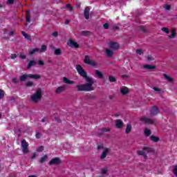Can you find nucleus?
<instances>
[{
	"label": "nucleus",
	"mask_w": 177,
	"mask_h": 177,
	"mask_svg": "<svg viewBox=\"0 0 177 177\" xmlns=\"http://www.w3.org/2000/svg\"><path fill=\"white\" fill-rule=\"evenodd\" d=\"M122 78H129V76H128V75H122Z\"/></svg>",
	"instance_id": "69168bd1"
},
{
	"label": "nucleus",
	"mask_w": 177,
	"mask_h": 177,
	"mask_svg": "<svg viewBox=\"0 0 177 177\" xmlns=\"http://www.w3.org/2000/svg\"><path fill=\"white\" fill-rule=\"evenodd\" d=\"M164 78L168 81V82H174V79L171 77H169L168 75L164 73L163 74Z\"/></svg>",
	"instance_id": "412c9836"
},
{
	"label": "nucleus",
	"mask_w": 177,
	"mask_h": 177,
	"mask_svg": "<svg viewBox=\"0 0 177 177\" xmlns=\"http://www.w3.org/2000/svg\"><path fill=\"white\" fill-rule=\"evenodd\" d=\"M131 131H132V125H131V124H128L127 125L125 132L128 135L131 133Z\"/></svg>",
	"instance_id": "6ab92c4d"
},
{
	"label": "nucleus",
	"mask_w": 177,
	"mask_h": 177,
	"mask_svg": "<svg viewBox=\"0 0 177 177\" xmlns=\"http://www.w3.org/2000/svg\"><path fill=\"white\" fill-rule=\"evenodd\" d=\"M153 89L154 92H156V93L161 94L162 93V89L158 88V87H153Z\"/></svg>",
	"instance_id": "7c9ffc66"
},
{
	"label": "nucleus",
	"mask_w": 177,
	"mask_h": 177,
	"mask_svg": "<svg viewBox=\"0 0 177 177\" xmlns=\"http://www.w3.org/2000/svg\"><path fill=\"white\" fill-rule=\"evenodd\" d=\"M136 53H138V55H143V51L142 50V49H137Z\"/></svg>",
	"instance_id": "de8ad7c7"
},
{
	"label": "nucleus",
	"mask_w": 177,
	"mask_h": 177,
	"mask_svg": "<svg viewBox=\"0 0 177 177\" xmlns=\"http://www.w3.org/2000/svg\"><path fill=\"white\" fill-rule=\"evenodd\" d=\"M52 35H53V37H57V35H58V33H57V32H53L52 33Z\"/></svg>",
	"instance_id": "052dcab7"
},
{
	"label": "nucleus",
	"mask_w": 177,
	"mask_h": 177,
	"mask_svg": "<svg viewBox=\"0 0 177 177\" xmlns=\"http://www.w3.org/2000/svg\"><path fill=\"white\" fill-rule=\"evenodd\" d=\"M139 28L141 31H142V32H146V28H145V26H141L139 27Z\"/></svg>",
	"instance_id": "3c124183"
},
{
	"label": "nucleus",
	"mask_w": 177,
	"mask_h": 177,
	"mask_svg": "<svg viewBox=\"0 0 177 177\" xmlns=\"http://www.w3.org/2000/svg\"><path fill=\"white\" fill-rule=\"evenodd\" d=\"M140 121H142V122L147 124L148 125H153V124H154V119L149 118L146 116L141 117Z\"/></svg>",
	"instance_id": "20e7f679"
},
{
	"label": "nucleus",
	"mask_w": 177,
	"mask_h": 177,
	"mask_svg": "<svg viewBox=\"0 0 177 177\" xmlns=\"http://www.w3.org/2000/svg\"><path fill=\"white\" fill-rule=\"evenodd\" d=\"M150 139L152 142H157L160 140V138L156 137L154 136H151Z\"/></svg>",
	"instance_id": "c756f323"
},
{
	"label": "nucleus",
	"mask_w": 177,
	"mask_h": 177,
	"mask_svg": "<svg viewBox=\"0 0 177 177\" xmlns=\"http://www.w3.org/2000/svg\"><path fill=\"white\" fill-rule=\"evenodd\" d=\"M12 82H14L15 84H17V82H19V80H17V78H13Z\"/></svg>",
	"instance_id": "bf43d9fd"
},
{
	"label": "nucleus",
	"mask_w": 177,
	"mask_h": 177,
	"mask_svg": "<svg viewBox=\"0 0 177 177\" xmlns=\"http://www.w3.org/2000/svg\"><path fill=\"white\" fill-rule=\"evenodd\" d=\"M84 63L86 64H89L92 67H95V66H97V63H96L95 61L91 59V58H89V56H88V55L85 56Z\"/></svg>",
	"instance_id": "423d86ee"
},
{
	"label": "nucleus",
	"mask_w": 177,
	"mask_h": 177,
	"mask_svg": "<svg viewBox=\"0 0 177 177\" xmlns=\"http://www.w3.org/2000/svg\"><path fill=\"white\" fill-rule=\"evenodd\" d=\"M37 52H39V48H34L29 52V55H34V53H37Z\"/></svg>",
	"instance_id": "72a5a7b5"
},
{
	"label": "nucleus",
	"mask_w": 177,
	"mask_h": 177,
	"mask_svg": "<svg viewBox=\"0 0 177 177\" xmlns=\"http://www.w3.org/2000/svg\"><path fill=\"white\" fill-rule=\"evenodd\" d=\"M38 64H39V66H44V64H45V63L44 62V61L39 60L38 62Z\"/></svg>",
	"instance_id": "4d7b16f0"
},
{
	"label": "nucleus",
	"mask_w": 177,
	"mask_h": 177,
	"mask_svg": "<svg viewBox=\"0 0 177 177\" xmlns=\"http://www.w3.org/2000/svg\"><path fill=\"white\" fill-rule=\"evenodd\" d=\"M68 23H70V20L66 19V20L65 21V24H68Z\"/></svg>",
	"instance_id": "338daca9"
},
{
	"label": "nucleus",
	"mask_w": 177,
	"mask_h": 177,
	"mask_svg": "<svg viewBox=\"0 0 177 177\" xmlns=\"http://www.w3.org/2000/svg\"><path fill=\"white\" fill-rule=\"evenodd\" d=\"M91 8L89 7H86L84 11V17L86 20H89V12Z\"/></svg>",
	"instance_id": "2eb2a0df"
},
{
	"label": "nucleus",
	"mask_w": 177,
	"mask_h": 177,
	"mask_svg": "<svg viewBox=\"0 0 177 177\" xmlns=\"http://www.w3.org/2000/svg\"><path fill=\"white\" fill-rule=\"evenodd\" d=\"M146 59H147V62H153V60H154V58L153 57H151V55H147L146 57Z\"/></svg>",
	"instance_id": "ea45409f"
},
{
	"label": "nucleus",
	"mask_w": 177,
	"mask_h": 177,
	"mask_svg": "<svg viewBox=\"0 0 177 177\" xmlns=\"http://www.w3.org/2000/svg\"><path fill=\"white\" fill-rule=\"evenodd\" d=\"M95 73L97 77H98V78H100V79L103 78V73H102V72H100L98 70H95Z\"/></svg>",
	"instance_id": "cd10ccee"
},
{
	"label": "nucleus",
	"mask_w": 177,
	"mask_h": 177,
	"mask_svg": "<svg viewBox=\"0 0 177 177\" xmlns=\"http://www.w3.org/2000/svg\"><path fill=\"white\" fill-rule=\"evenodd\" d=\"M81 35H84V37H89L91 32L89 31H82L81 32Z\"/></svg>",
	"instance_id": "2f4dec72"
},
{
	"label": "nucleus",
	"mask_w": 177,
	"mask_h": 177,
	"mask_svg": "<svg viewBox=\"0 0 177 177\" xmlns=\"http://www.w3.org/2000/svg\"><path fill=\"white\" fill-rule=\"evenodd\" d=\"M165 9H166V10H169V9H171V6L170 5H166L164 6Z\"/></svg>",
	"instance_id": "5fc2aeb1"
},
{
	"label": "nucleus",
	"mask_w": 177,
	"mask_h": 177,
	"mask_svg": "<svg viewBox=\"0 0 177 177\" xmlns=\"http://www.w3.org/2000/svg\"><path fill=\"white\" fill-rule=\"evenodd\" d=\"M35 157H37V153H34L32 154V159L34 160V158H35Z\"/></svg>",
	"instance_id": "0e129e2a"
},
{
	"label": "nucleus",
	"mask_w": 177,
	"mask_h": 177,
	"mask_svg": "<svg viewBox=\"0 0 177 177\" xmlns=\"http://www.w3.org/2000/svg\"><path fill=\"white\" fill-rule=\"evenodd\" d=\"M26 21L27 23H30V21H31V13L30 11L26 12Z\"/></svg>",
	"instance_id": "393cba45"
},
{
	"label": "nucleus",
	"mask_w": 177,
	"mask_h": 177,
	"mask_svg": "<svg viewBox=\"0 0 177 177\" xmlns=\"http://www.w3.org/2000/svg\"><path fill=\"white\" fill-rule=\"evenodd\" d=\"M103 27L105 30H109V28H110V24L106 23L103 25Z\"/></svg>",
	"instance_id": "79ce46f5"
},
{
	"label": "nucleus",
	"mask_w": 177,
	"mask_h": 177,
	"mask_svg": "<svg viewBox=\"0 0 177 177\" xmlns=\"http://www.w3.org/2000/svg\"><path fill=\"white\" fill-rule=\"evenodd\" d=\"M173 173L177 177V166L174 167Z\"/></svg>",
	"instance_id": "c03bdc74"
},
{
	"label": "nucleus",
	"mask_w": 177,
	"mask_h": 177,
	"mask_svg": "<svg viewBox=\"0 0 177 177\" xmlns=\"http://www.w3.org/2000/svg\"><path fill=\"white\" fill-rule=\"evenodd\" d=\"M111 151V149L110 148H104L102 153L101 154L100 158L101 160H104L106 157H107V154Z\"/></svg>",
	"instance_id": "1a4fd4ad"
},
{
	"label": "nucleus",
	"mask_w": 177,
	"mask_h": 177,
	"mask_svg": "<svg viewBox=\"0 0 177 177\" xmlns=\"http://www.w3.org/2000/svg\"><path fill=\"white\" fill-rule=\"evenodd\" d=\"M142 150H144L145 151H147V153H154V149H153V148H150V147H145Z\"/></svg>",
	"instance_id": "4be33fe9"
},
{
	"label": "nucleus",
	"mask_w": 177,
	"mask_h": 177,
	"mask_svg": "<svg viewBox=\"0 0 177 177\" xmlns=\"http://www.w3.org/2000/svg\"><path fill=\"white\" fill-rule=\"evenodd\" d=\"M109 80L110 82H115L116 80L113 76H109Z\"/></svg>",
	"instance_id": "a19ab883"
},
{
	"label": "nucleus",
	"mask_w": 177,
	"mask_h": 177,
	"mask_svg": "<svg viewBox=\"0 0 177 177\" xmlns=\"http://www.w3.org/2000/svg\"><path fill=\"white\" fill-rule=\"evenodd\" d=\"M68 46H70L71 48H80V45H78V43L73 41V40H70L68 42Z\"/></svg>",
	"instance_id": "ddd939ff"
},
{
	"label": "nucleus",
	"mask_w": 177,
	"mask_h": 177,
	"mask_svg": "<svg viewBox=\"0 0 177 177\" xmlns=\"http://www.w3.org/2000/svg\"><path fill=\"white\" fill-rule=\"evenodd\" d=\"M16 0H8L7 1V5H13L15 3V1Z\"/></svg>",
	"instance_id": "37998d69"
},
{
	"label": "nucleus",
	"mask_w": 177,
	"mask_h": 177,
	"mask_svg": "<svg viewBox=\"0 0 177 177\" xmlns=\"http://www.w3.org/2000/svg\"><path fill=\"white\" fill-rule=\"evenodd\" d=\"M16 57H17V54H11L10 58H11L12 60H15V59H16Z\"/></svg>",
	"instance_id": "8fccbe9b"
},
{
	"label": "nucleus",
	"mask_w": 177,
	"mask_h": 177,
	"mask_svg": "<svg viewBox=\"0 0 177 177\" xmlns=\"http://www.w3.org/2000/svg\"><path fill=\"white\" fill-rule=\"evenodd\" d=\"M34 85V82H32V81H28L26 83V86L27 87H31Z\"/></svg>",
	"instance_id": "e433bc0d"
},
{
	"label": "nucleus",
	"mask_w": 177,
	"mask_h": 177,
	"mask_svg": "<svg viewBox=\"0 0 177 177\" xmlns=\"http://www.w3.org/2000/svg\"><path fill=\"white\" fill-rule=\"evenodd\" d=\"M86 84L77 85L76 87L77 88L78 91L82 92H91L93 91V79L91 77H86L85 79Z\"/></svg>",
	"instance_id": "f257e3e1"
},
{
	"label": "nucleus",
	"mask_w": 177,
	"mask_h": 177,
	"mask_svg": "<svg viewBox=\"0 0 177 177\" xmlns=\"http://www.w3.org/2000/svg\"><path fill=\"white\" fill-rule=\"evenodd\" d=\"M41 99H42V90L37 88L36 92L31 95V100L34 103H38Z\"/></svg>",
	"instance_id": "f03ea898"
},
{
	"label": "nucleus",
	"mask_w": 177,
	"mask_h": 177,
	"mask_svg": "<svg viewBox=\"0 0 177 177\" xmlns=\"http://www.w3.org/2000/svg\"><path fill=\"white\" fill-rule=\"evenodd\" d=\"M115 127L118 129H121L124 128V122L121 120H115Z\"/></svg>",
	"instance_id": "f8f14e48"
},
{
	"label": "nucleus",
	"mask_w": 177,
	"mask_h": 177,
	"mask_svg": "<svg viewBox=\"0 0 177 177\" xmlns=\"http://www.w3.org/2000/svg\"><path fill=\"white\" fill-rule=\"evenodd\" d=\"M109 45L111 49H113V50H118L120 49V44L117 41H111Z\"/></svg>",
	"instance_id": "0eeeda50"
},
{
	"label": "nucleus",
	"mask_w": 177,
	"mask_h": 177,
	"mask_svg": "<svg viewBox=\"0 0 177 177\" xmlns=\"http://www.w3.org/2000/svg\"><path fill=\"white\" fill-rule=\"evenodd\" d=\"M47 158H48V156L45 155L44 156L41 158V159L39 160V162L41 163L44 162Z\"/></svg>",
	"instance_id": "4c0bfd02"
},
{
	"label": "nucleus",
	"mask_w": 177,
	"mask_h": 177,
	"mask_svg": "<svg viewBox=\"0 0 177 177\" xmlns=\"http://www.w3.org/2000/svg\"><path fill=\"white\" fill-rule=\"evenodd\" d=\"M144 134L145 135V136H150V135H151V130L149 129H145L144 130Z\"/></svg>",
	"instance_id": "a878e982"
},
{
	"label": "nucleus",
	"mask_w": 177,
	"mask_h": 177,
	"mask_svg": "<svg viewBox=\"0 0 177 177\" xmlns=\"http://www.w3.org/2000/svg\"><path fill=\"white\" fill-rule=\"evenodd\" d=\"M150 113L151 115H157L160 113V109L157 106H152Z\"/></svg>",
	"instance_id": "9d476101"
},
{
	"label": "nucleus",
	"mask_w": 177,
	"mask_h": 177,
	"mask_svg": "<svg viewBox=\"0 0 177 177\" xmlns=\"http://www.w3.org/2000/svg\"><path fill=\"white\" fill-rule=\"evenodd\" d=\"M37 151H44V147L43 146L39 147L37 149Z\"/></svg>",
	"instance_id": "6e6d98bb"
},
{
	"label": "nucleus",
	"mask_w": 177,
	"mask_h": 177,
	"mask_svg": "<svg viewBox=\"0 0 177 177\" xmlns=\"http://www.w3.org/2000/svg\"><path fill=\"white\" fill-rule=\"evenodd\" d=\"M16 99L15 98V97H9V101L11 102V103H15Z\"/></svg>",
	"instance_id": "49530a36"
},
{
	"label": "nucleus",
	"mask_w": 177,
	"mask_h": 177,
	"mask_svg": "<svg viewBox=\"0 0 177 177\" xmlns=\"http://www.w3.org/2000/svg\"><path fill=\"white\" fill-rule=\"evenodd\" d=\"M120 93L125 96V95H128L129 93V88L127 86L120 87Z\"/></svg>",
	"instance_id": "9b49d317"
},
{
	"label": "nucleus",
	"mask_w": 177,
	"mask_h": 177,
	"mask_svg": "<svg viewBox=\"0 0 177 177\" xmlns=\"http://www.w3.org/2000/svg\"><path fill=\"white\" fill-rule=\"evenodd\" d=\"M162 31L166 32V34H169V30H168V28H162Z\"/></svg>",
	"instance_id": "a18cd8bd"
},
{
	"label": "nucleus",
	"mask_w": 177,
	"mask_h": 177,
	"mask_svg": "<svg viewBox=\"0 0 177 177\" xmlns=\"http://www.w3.org/2000/svg\"><path fill=\"white\" fill-rule=\"evenodd\" d=\"M143 68L145 70H154V68H156V66L145 64L143 66Z\"/></svg>",
	"instance_id": "a211bd4d"
},
{
	"label": "nucleus",
	"mask_w": 177,
	"mask_h": 177,
	"mask_svg": "<svg viewBox=\"0 0 177 177\" xmlns=\"http://www.w3.org/2000/svg\"><path fill=\"white\" fill-rule=\"evenodd\" d=\"M21 34H22V35H24V37L26 39H28V41H31V35H30L26 33V32H24V31H22V32H21Z\"/></svg>",
	"instance_id": "b1692460"
},
{
	"label": "nucleus",
	"mask_w": 177,
	"mask_h": 177,
	"mask_svg": "<svg viewBox=\"0 0 177 177\" xmlns=\"http://www.w3.org/2000/svg\"><path fill=\"white\" fill-rule=\"evenodd\" d=\"M106 53L107 56H109V57L113 56V51L110 49H106Z\"/></svg>",
	"instance_id": "c9c22d12"
},
{
	"label": "nucleus",
	"mask_w": 177,
	"mask_h": 177,
	"mask_svg": "<svg viewBox=\"0 0 177 177\" xmlns=\"http://www.w3.org/2000/svg\"><path fill=\"white\" fill-rule=\"evenodd\" d=\"M66 91V86H59L56 90H55V93L57 95L62 93V92H64Z\"/></svg>",
	"instance_id": "4468645a"
},
{
	"label": "nucleus",
	"mask_w": 177,
	"mask_h": 177,
	"mask_svg": "<svg viewBox=\"0 0 177 177\" xmlns=\"http://www.w3.org/2000/svg\"><path fill=\"white\" fill-rule=\"evenodd\" d=\"M101 131L102 132H110V129L104 128V129H102Z\"/></svg>",
	"instance_id": "603ef678"
},
{
	"label": "nucleus",
	"mask_w": 177,
	"mask_h": 177,
	"mask_svg": "<svg viewBox=\"0 0 177 177\" xmlns=\"http://www.w3.org/2000/svg\"><path fill=\"white\" fill-rule=\"evenodd\" d=\"M97 149H103V146L99 145V146L97 147Z\"/></svg>",
	"instance_id": "774afa93"
},
{
	"label": "nucleus",
	"mask_w": 177,
	"mask_h": 177,
	"mask_svg": "<svg viewBox=\"0 0 177 177\" xmlns=\"http://www.w3.org/2000/svg\"><path fill=\"white\" fill-rule=\"evenodd\" d=\"M66 8H67L70 10V12H73V7H71L70 4H67L66 6Z\"/></svg>",
	"instance_id": "09e8293b"
},
{
	"label": "nucleus",
	"mask_w": 177,
	"mask_h": 177,
	"mask_svg": "<svg viewBox=\"0 0 177 177\" xmlns=\"http://www.w3.org/2000/svg\"><path fill=\"white\" fill-rule=\"evenodd\" d=\"M48 164L49 165H60V164H62V160H60V158H53Z\"/></svg>",
	"instance_id": "6e6552de"
},
{
	"label": "nucleus",
	"mask_w": 177,
	"mask_h": 177,
	"mask_svg": "<svg viewBox=\"0 0 177 177\" xmlns=\"http://www.w3.org/2000/svg\"><path fill=\"white\" fill-rule=\"evenodd\" d=\"M35 64H37V62L30 60L28 64L27 68H31V67H32V66H35Z\"/></svg>",
	"instance_id": "5701e85b"
},
{
	"label": "nucleus",
	"mask_w": 177,
	"mask_h": 177,
	"mask_svg": "<svg viewBox=\"0 0 177 177\" xmlns=\"http://www.w3.org/2000/svg\"><path fill=\"white\" fill-rule=\"evenodd\" d=\"M28 78H30L29 74L28 75H24L19 77V80L21 82H24Z\"/></svg>",
	"instance_id": "aec40b11"
},
{
	"label": "nucleus",
	"mask_w": 177,
	"mask_h": 177,
	"mask_svg": "<svg viewBox=\"0 0 177 177\" xmlns=\"http://www.w3.org/2000/svg\"><path fill=\"white\" fill-rule=\"evenodd\" d=\"M54 53L57 56H59V55H62V50H60V48H57L54 51Z\"/></svg>",
	"instance_id": "f704fd0d"
},
{
	"label": "nucleus",
	"mask_w": 177,
	"mask_h": 177,
	"mask_svg": "<svg viewBox=\"0 0 177 177\" xmlns=\"http://www.w3.org/2000/svg\"><path fill=\"white\" fill-rule=\"evenodd\" d=\"M138 156H142L145 158H147V154H146V152L145 151H138Z\"/></svg>",
	"instance_id": "bb28decb"
},
{
	"label": "nucleus",
	"mask_w": 177,
	"mask_h": 177,
	"mask_svg": "<svg viewBox=\"0 0 177 177\" xmlns=\"http://www.w3.org/2000/svg\"><path fill=\"white\" fill-rule=\"evenodd\" d=\"M29 78H31L32 80H41V75L35 74H29Z\"/></svg>",
	"instance_id": "f3484780"
},
{
	"label": "nucleus",
	"mask_w": 177,
	"mask_h": 177,
	"mask_svg": "<svg viewBox=\"0 0 177 177\" xmlns=\"http://www.w3.org/2000/svg\"><path fill=\"white\" fill-rule=\"evenodd\" d=\"M63 82L65 84H68V85H73L75 84L74 81L68 80L67 77H63Z\"/></svg>",
	"instance_id": "dca6fc26"
},
{
	"label": "nucleus",
	"mask_w": 177,
	"mask_h": 177,
	"mask_svg": "<svg viewBox=\"0 0 177 177\" xmlns=\"http://www.w3.org/2000/svg\"><path fill=\"white\" fill-rule=\"evenodd\" d=\"M13 35H15V32L11 31V32H10V37H13Z\"/></svg>",
	"instance_id": "e2e57ef3"
},
{
	"label": "nucleus",
	"mask_w": 177,
	"mask_h": 177,
	"mask_svg": "<svg viewBox=\"0 0 177 177\" xmlns=\"http://www.w3.org/2000/svg\"><path fill=\"white\" fill-rule=\"evenodd\" d=\"M36 138H37V139H39V138H41V133H37L36 134Z\"/></svg>",
	"instance_id": "680f3d73"
},
{
	"label": "nucleus",
	"mask_w": 177,
	"mask_h": 177,
	"mask_svg": "<svg viewBox=\"0 0 177 177\" xmlns=\"http://www.w3.org/2000/svg\"><path fill=\"white\" fill-rule=\"evenodd\" d=\"M101 174H107V169H103L101 171Z\"/></svg>",
	"instance_id": "13d9d810"
},
{
	"label": "nucleus",
	"mask_w": 177,
	"mask_h": 177,
	"mask_svg": "<svg viewBox=\"0 0 177 177\" xmlns=\"http://www.w3.org/2000/svg\"><path fill=\"white\" fill-rule=\"evenodd\" d=\"M19 57L21 58V59H27V57L26 56V55H23V54H21L20 55H19Z\"/></svg>",
	"instance_id": "864d4df0"
},
{
	"label": "nucleus",
	"mask_w": 177,
	"mask_h": 177,
	"mask_svg": "<svg viewBox=\"0 0 177 177\" xmlns=\"http://www.w3.org/2000/svg\"><path fill=\"white\" fill-rule=\"evenodd\" d=\"M21 147L24 154H27V153H28V142H27L26 140H23L21 142Z\"/></svg>",
	"instance_id": "39448f33"
},
{
	"label": "nucleus",
	"mask_w": 177,
	"mask_h": 177,
	"mask_svg": "<svg viewBox=\"0 0 177 177\" xmlns=\"http://www.w3.org/2000/svg\"><path fill=\"white\" fill-rule=\"evenodd\" d=\"M76 70L78 74H80L81 77H83L84 80H86V78H90L86 75V72L85 71V70H84L81 65H76Z\"/></svg>",
	"instance_id": "7ed1b4c3"
},
{
	"label": "nucleus",
	"mask_w": 177,
	"mask_h": 177,
	"mask_svg": "<svg viewBox=\"0 0 177 177\" xmlns=\"http://www.w3.org/2000/svg\"><path fill=\"white\" fill-rule=\"evenodd\" d=\"M47 47L46 45H42L41 49L39 50V52H41V53H43L44 52H46Z\"/></svg>",
	"instance_id": "473e14b6"
},
{
	"label": "nucleus",
	"mask_w": 177,
	"mask_h": 177,
	"mask_svg": "<svg viewBox=\"0 0 177 177\" xmlns=\"http://www.w3.org/2000/svg\"><path fill=\"white\" fill-rule=\"evenodd\" d=\"M5 96V91L2 89H0V99H3Z\"/></svg>",
	"instance_id": "58836bf2"
},
{
	"label": "nucleus",
	"mask_w": 177,
	"mask_h": 177,
	"mask_svg": "<svg viewBox=\"0 0 177 177\" xmlns=\"http://www.w3.org/2000/svg\"><path fill=\"white\" fill-rule=\"evenodd\" d=\"M175 37H176V30L174 29L171 32V35H169L168 38L172 39L175 38Z\"/></svg>",
	"instance_id": "c85d7f7f"
}]
</instances>
